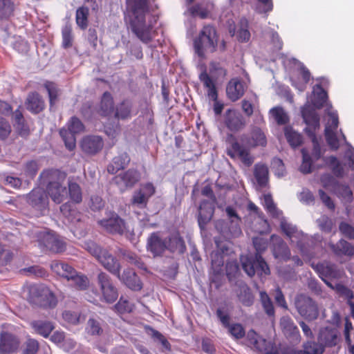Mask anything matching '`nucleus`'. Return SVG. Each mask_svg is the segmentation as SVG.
Returning <instances> with one entry per match:
<instances>
[{"instance_id":"f704fd0d","label":"nucleus","mask_w":354,"mask_h":354,"mask_svg":"<svg viewBox=\"0 0 354 354\" xmlns=\"http://www.w3.org/2000/svg\"><path fill=\"white\" fill-rule=\"evenodd\" d=\"M328 100L327 92L323 88L321 84H315L313 88L312 104L317 109L324 107Z\"/></svg>"},{"instance_id":"58836bf2","label":"nucleus","mask_w":354,"mask_h":354,"mask_svg":"<svg viewBox=\"0 0 354 354\" xmlns=\"http://www.w3.org/2000/svg\"><path fill=\"white\" fill-rule=\"evenodd\" d=\"M323 160L326 165H327L333 174L337 178H342L344 176V167L338 159L334 156H330L328 157H324Z\"/></svg>"},{"instance_id":"774afa93","label":"nucleus","mask_w":354,"mask_h":354,"mask_svg":"<svg viewBox=\"0 0 354 354\" xmlns=\"http://www.w3.org/2000/svg\"><path fill=\"white\" fill-rule=\"evenodd\" d=\"M339 231L341 233L349 239L354 240V227L351 225L342 222L339 226Z\"/></svg>"},{"instance_id":"7ed1b4c3","label":"nucleus","mask_w":354,"mask_h":354,"mask_svg":"<svg viewBox=\"0 0 354 354\" xmlns=\"http://www.w3.org/2000/svg\"><path fill=\"white\" fill-rule=\"evenodd\" d=\"M66 176V172L57 169H46L40 174V178L46 183L48 197L56 204H61L67 198L68 191L64 185Z\"/></svg>"},{"instance_id":"cd10ccee","label":"nucleus","mask_w":354,"mask_h":354,"mask_svg":"<svg viewBox=\"0 0 354 354\" xmlns=\"http://www.w3.org/2000/svg\"><path fill=\"white\" fill-rule=\"evenodd\" d=\"M25 104L26 109L34 114L41 112L45 108V102L37 92L29 93Z\"/></svg>"},{"instance_id":"c9c22d12","label":"nucleus","mask_w":354,"mask_h":354,"mask_svg":"<svg viewBox=\"0 0 354 354\" xmlns=\"http://www.w3.org/2000/svg\"><path fill=\"white\" fill-rule=\"evenodd\" d=\"M316 270L319 274V277L324 281V282L328 285L330 286V284L327 282L324 277L328 278H335L337 276V273L335 269V266L329 263H318L316 266Z\"/></svg>"},{"instance_id":"c756f323","label":"nucleus","mask_w":354,"mask_h":354,"mask_svg":"<svg viewBox=\"0 0 354 354\" xmlns=\"http://www.w3.org/2000/svg\"><path fill=\"white\" fill-rule=\"evenodd\" d=\"M199 80L203 83L204 88L207 91V97L212 100H216L218 98L216 81L210 77L206 71L200 73Z\"/></svg>"},{"instance_id":"13d9d810","label":"nucleus","mask_w":354,"mask_h":354,"mask_svg":"<svg viewBox=\"0 0 354 354\" xmlns=\"http://www.w3.org/2000/svg\"><path fill=\"white\" fill-rule=\"evenodd\" d=\"M280 326L282 332H298L297 326L288 316H284L281 318Z\"/></svg>"},{"instance_id":"864d4df0","label":"nucleus","mask_w":354,"mask_h":354,"mask_svg":"<svg viewBox=\"0 0 354 354\" xmlns=\"http://www.w3.org/2000/svg\"><path fill=\"white\" fill-rule=\"evenodd\" d=\"M226 275L230 281H232L239 274L240 270L236 260L227 261L226 263Z\"/></svg>"},{"instance_id":"e2e57ef3","label":"nucleus","mask_w":354,"mask_h":354,"mask_svg":"<svg viewBox=\"0 0 354 354\" xmlns=\"http://www.w3.org/2000/svg\"><path fill=\"white\" fill-rule=\"evenodd\" d=\"M243 293L239 295V300L246 306H250L253 303V296L246 284L242 286Z\"/></svg>"},{"instance_id":"393cba45","label":"nucleus","mask_w":354,"mask_h":354,"mask_svg":"<svg viewBox=\"0 0 354 354\" xmlns=\"http://www.w3.org/2000/svg\"><path fill=\"white\" fill-rule=\"evenodd\" d=\"M114 100L113 95L109 91H105L101 96L97 113L102 117L107 118L114 112Z\"/></svg>"},{"instance_id":"a878e982","label":"nucleus","mask_w":354,"mask_h":354,"mask_svg":"<svg viewBox=\"0 0 354 354\" xmlns=\"http://www.w3.org/2000/svg\"><path fill=\"white\" fill-rule=\"evenodd\" d=\"M165 239H162L158 233L153 232L147 239V250L154 257L162 256L167 250Z\"/></svg>"},{"instance_id":"f8f14e48","label":"nucleus","mask_w":354,"mask_h":354,"mask_svg":"<svg viewBox=\"0 0 354 354\" xmlns=\"http://www.w3.org/2000/svg\"><path fill=\"white\" fill-rule=\"evenodd\" d=\"M97 283L101 293L100 300L107 304L114 303L118 297V290L110 276L100 272L97 277Z\"/></svg>"},{"instance_id":"3c124183","label":"nucleus","mask_w":354,"mask_h":354,"mask_svg":"<svg viewBox=\"0 0 354 354\" xmlns=\"http://www.w3.org/2000/svg\"><path fill=\"white\" fill-rule=\"evenodd\" d=\"M260 300L266 313L271 317L274 315V308L269 295L265 292H260Z\"/></svg>"},{"instance_id":"37998d69","label":"nucleus","mask_w":354,"mask_h":354,"mask_svg":"<svg viewBox=\"0 0 354 354\" xmlns=\"http://www.w3.org/2000/svg\"><path fill=\"white\" fill-rule=\"evenodd\" d=\"M285 136L289 145L293 148H296L302 144L303 139L301 135L295 131L290 127L285 129Z\"/></svg>"},{"instance_id":"bb28decb","label":"nucleus","mask_w":354,"mask_h":354,"mask_svg":"<svg viewBox=\"0 0 354 354\" xmlns=\"http://www.w3.org/2000/svg\"><path fill=\"white\" fill-rule=\"evenodd\" d=\"M133 101L130 98H124L119 102L114 109V118L117 120H125L132 117Z\"/></svg>"},{"instance_id":"a19ab883","label":"nucleus","mask_w":354,"mask_h":354,"mask_svg":"<svg viewBox=\"0 0 354 354\" xmlns=\"http://www.w3.org/2000/svg\"><path fill=\"white\" fill-rule=\"evenodd\" d=\"M89 9L86 6H81L76 10L75 21L77 26L82 30H85L88 24Z\"/></svg>"},{"instance_id":"680f3d73","label":"nucleus","mask_w":354,"mask_h":354,"mask_svg":"<svg viewBox=\"0 0 354 354\" xmlns=\"http://www.w3.org/2000/svg\"><path fill=\"white\" fill-rule=\"evenodd\" d=\"M253 245L256 250L255 254H261L266 250L268 245V240L262 237H254L252 239Z\"/></svg>"},{"instance_id":"1a4fd4ad","label":"nucleus","mask_w":354,"mask_h":354,"mask_svg":"<svg viewBox=\"0 0 354 354\" xmlns=\"http://www.w3.org/2000/svg\"><path fill=\"white\" fill-rule=\"evenodd\" d=\"M295 306L297 313L305 319L313 321L317 319L319 310L317 303L306 294H298L295 298Z\"/></svg>"},{"instance_id":"de8ad7c7","label":"nucleus","mask_w":354,"mask_h":354,"mask_svg":"<svg viewBox=\"0 0 354 354\" xmlns=\"http://www.w3.org/2000/svg\"><path fill=\"white\" fill-rule=\"evenodd\" d=\"M302 154V162L300 166V171L304 174H310L312 172V165L314 162L306 149L301 150Z\"/></svg>"},{"instance_id":"7c9ffc66","label":"nucleus","mask_w":354,"mask_h":354,"mask_svg":"<svg viewBox=\"0 0 354 354\" xmlns=\"http://www.w3.org/2000/svg\"><path fill=\"white\" fill-rule=\"evenodd\" d=\"M130 157L127 152H122L115 156L111 162L107 166V171L111 174H115L118 171L124 169L130 162Z\"/></svg>"},{"instance_id":"f03ea898","label":"nucleus","mask_w":354,"mask_h":354,"mask_svg":"<svg viewBox=\"0 0 354 354\" xmlns=\"http://www.w3.org/2000/svg\"><path fill=\"white\" fill-rule=\"evenodd\" d=\"M126 22L131 31L144 44L153 39L156 24L150 12L149 0H127Z\"/></svg>"},{"instance_id":"bf43d9fd","label":"nucleus","mask_w":354,"mask_h":354,"mask_svg":"<svg viewBox=\"0 0 354 354\" xmlns=\"http://www.w3.org/2000/svg\"><path fill=\"white\" fill-rule=\"evenodd\" d=\"M39 345L37 340L28 339L24 344L21 354H37Z\"/></svg>"},{"instance_id":"f257e3e1","label":"nucleus","mask_w":354,"mask_h":354,"mask_svg":"<svg viewBox=\"0 0 354 354\" xmlns=\"http://www.w3.org/2000/svg\"><path fill=\"white\" fill-rule=\"evenodd\" d=\"M230 334L235 339H242L246 346L265 354H322L326 346L332 347L337 343V333H319L318 342L308 341L303 350L296 351L290 346L277 344L259 333Z\"/></svg>"},{"instance_id":"052dcab7","label":"nucleus","mask_w":354,"mask_h":354,"mask_svg":"<svg viewBox=\"0 0 354 354\" xmlns=\"http://www.w3.org/2000/svg\"><path fill=\"white\" fill-rule=\"evenodd\" d=\"M80 113L84 119L91 120L94 113L93 102L88 101L83 103L80 109Z\"/></svg>"},{"instance_id":"79ce46f5","label":"nucleus","mask_w":354,"mask_h":354,"mask_svg":"<svg viewBox=\"0 0 354 354\" xmlns=\"http://www.w3.org/2000/svg\"><path fill=\"white\" fill-rule=\"evenodd\" d=\"M44 87L48 94L50 107L52 108L58 101L60 90L54 82L49 81L44 83Z\"/></svg>"},{"instance_id":"a18cd8bd","label":"nucleus","mask_w":354,"mask_h":354,"mask_svg":"<svg viewBox=\"0 0 354 354\" xmlns=\"http://www.w3.org/2000/svg\"><path fill=\"white\" fill-rule=\"evenodd\" d=\"M240 28L237 32V39L241 42H247L250 40V32L248 30L249 22L246 18H241L239 21Z\"/></svg>"},{"instance_id":"6ab92c4d","label":"nucleus","mask_w":354,"mask_h":354,"mask_svg":"<svg viewBox=\"0 0 354 354\" xmlns=\"http://www.w3.org/2000/svg\"><path fill=\"white\" fill-rule=\"evenodd\" d=\"M224 124L230 131L238 132L245 127V120L237 111L229 109L225 113Z\"/></svg>"},{"instance_id":"0e129e2a","label":"nucleus","mask_w":354,"mask_h":354,"mask_svg":"<svg viewBox=\"0 0 354 354\" xmlns=\"http://www.w3.org/2000/svg\"><path fill=\"white\" fill-rule=\"evenodd\" d=\"M328 119L325 126V129L337 131L339 124V118L337 112H328Z\"/></svg>"},{"instance_id":"ea45409f","label":"nucleus","mask_w":354,"mask_h":354,"mask_svg":"<svg viewBox=\"0 0 354 354\" xmlns=\"http://www.w3.org/2000/svg\"><path fill=\"white\" fill-rule=\"evenodd\" d=\"M68 187L67 191L71 201L75 204L80 203L82 201V192L79 184L73 180H69Z\"/></svg>"},{"instance_id":"4468645a","label":"nucleus","mask_w":354,"mask_h":354,"mask_svg":"<svg viewBox=\"0 0 354 354\" xmlns=\"http://www.w3.org/2000/svg\"><path fill=\"white\" fill-rule=\"evenodd\" d=\"M97 223L110 234L122 235L128 231L124 220L115 212H112L108 218L98 221Z\"/></svg>"},{"instance_id":"b1692460","label":"nucleus","mask_w":354,"mask_h":354,"mask_svg":"<svg viewBox=\"0 0 354 354\" xmlns=\"http://www.w3.org/2000/svg\"><path fill=\"white\" fill-rule=\"evenodd\" d=\"M245 91V84L239 77L231 79L226 86L227 96L232 102L239 100L244 95Z\"/></svg>"},{"instance_id":"09e8293b","label":"nucleus","mask_w":354,"mask_h":354,"mask_svg":"<svg viewBox=\"0 0 354 354\" xmlns=\"http://www.w3.org/2000/svg\"><path fill=\"white\" fill-rule=\"evenodd\" d=\"M151 339L161 351H171V344L162 333H151Z\"/></svg>"},{"instance_id":"aec40b11","label":"nucleus","mask_w":354,"mask_h":354,"mask_svg":"<svg viewBox=\"0 0 354 354\" xmlns=\"http://www.w3.org/2000/svg\"><path fill=\"white\" fill-rule=\"evenodd\" d=\"M21 344L19 338L15 333H0V353H16Z\"/></svg>"},{"instance_id":"8fccbe9b","label":"nucleus","mask_w":354,"mask_h":354,"mask_svg":"<svg viewBox=\"0 0 354 354\" xmlns=\"http://www.w3.org/2000/svg\"><path fill=\"white\" fill-rule=\"evenodd\" d=\"M76 289L79 290H84L87 289L89 285V280L88 277L83 274H80L77 271L75 272V274L73 275V277L71 279Z\"/></svg>"},{"instance_id":"72a5a7b5","label":"nucleus","mask_w":354,"mask_h":354,"mask_svg":"<svg viewBox=\"0 0 354 354\" xmlns=\"http://www.w3.org/2000/svg\"><path fill=\"white\" fill-rule=\"evenodd\" d=\"M246 144L252 148L264 147L267 145V138L264 132L259 127L252 128L250 137L246 140Z\"/></svg>"},{"instance_id":"9d476101","label":"nucleus","mask_w":354,"mask_h":354,"mask_svg":"<svg viewBox=\"0 0 354 354\" xmlns=\"http://www.w3.org/2000/svg\"><path fill=\"white\" fill-rule=\"evenodd\" d=\"M240 261L243 270L250 277L256 273L259 276L270 274V268L261 254H254V257L241 256Z\"/></svg>"},{"instance_id":"ddd939ff","label":"nucleus","mask_w":354,"mask_h":354,"mask_svg":"<svg viewBox=\"0 0 354 354\" xmlns=\"http://www.w3.org/2000/svg\"><path fill=\"white\" fill-rule=\"evenodd\" d=\"M37 237L39 244L50 252L60 253L66 249L65 242L53 233L41 231L38 233Z\"/></svg>"},{"instance_id":"4c0bfd02","label":"nucleus","mask_w":354,"mask_h":354,"mask_svg":"<svg viewBox=\"0 0 354 354\" xmlns=\"http://www.w3.org/2000/svg\"><path fill=\"white\" fill-rule=\"evenodd\" d=\"M331 248L337 256L345 255L352 257L354 255L353 245L344 239H340L336 244H333Z\"/></svg>"},{"instance_id":"2f4dec72","label":"nucleus","mask_w":354,"mask_h":354,"mask_svg":"<svg viewBox=\"0 0 354 354\" xmlns=\"http://www.w3.org/2000/svg\"><path fill=\"white\" fill-rule=\"evenodd\" d=\"M50 268L57 275L70 281L73 274H75V269L69 264L60 261H53L50 264Z\"/></svg>"},{"instance_id":"6e6d98bb","label":"nucleus","mask_w":354,"mask_h":354,"mask_svg":"<svg viewBox=\"0 0 354 354\" xmlns=\"http://www.w3.org/2000/svg\"><path fill=\"white\" fill-rule=\"evenodd\" d=\"M62 47L65 49L69 48L73 46V37L72 35V28L71 25H66L62 30Z\"/></svg>"},{"instance_id":"a211bd4d","label":"nucleus","mask_w":354,"mask_h":354,"mask_svg":"<svg viewBox=\"0 0 354 354\" xmlns=\"http://www.w3.org/2000/svg\"><path fill=\"white\" fill-rule=\"evenodd\" d=\"M155 187L151 183H145L133 193L131 203L139 207H145L149 198L155 194Z\"/></svg>"},{"instance_id":"338daca9","label":"nucleus","mask_w":354,"mask_h":354,"mask_svg":"<svg viewBox=\"0 0 354 354\" xmlns=\"http://www.w3.org/2000/svg\"><path fill=\"white\" fill-rule=\"evenodd\" d=\"M11 133L10 122L4 118L0 116V139L5 140Z\"/></svg>"},{"instance_id":"6e6552de","label":"nucleus","mask_w":354,"mask_h":354,"mask_svg":"<svg viewBox=\"0 0 354 354\" xmlns=\"http://www.w3.org/2000/svg\"><path fill=\"white\" fill-rule=\"evenodd\" d=\"M85 131V125L77 116H72L66 126L59 130V135L64 142L66 149L73 151L76 147V135Z\"/></svg>"},{"instance_id":"20e7f679","label":"nucleus","mask_w":354,"mask_h":354,"mask_svg":"<svg viewBox=\"0 0 354 354\" xmlns=\"http://www.w3.org/2000/svg\"><path fill=\"white\" fill-rule=\"evenodd\" d=\"M301 115L306 124L305 133L311 140L313 145L311 158L313 161H317L322 158L321 147L316 136V131L320 127V118L316 111L310 106L306 105L301 109Z\"/></svg>"},{"instance_id":"f3484780","label":"nucleus","mask_w":354,"mask_h":354,"mask_svg":"<svg viewBox=\"0 0 354 354\" xmlns=\"http://www.w3.org/2000/svg\"><path fill=\"white\" fill-rule=\"evenodd\" d=\"M26 201L34 209L39 212L47 209L49 204L46 192L41 187L35 188L28 194Z\"/></svg>"},{"instance_id":"39448f33","label":"nucleus","mask_w":354,"mask_h":354,"mask_svg":"<svg viewBox=\"0 0 354 354\" xmlns=\"http://www.w3.org/2000/svg\"><path fill=\"white\" fill-rule=\"evenodd\" d=\"M218 35L216 28L211 24L203 26L198 36L194 39L195 53L203 58L205 53H214L218 46Z\"/></svg>"},{"instance_id":"49530a36","label":"nucleus","mask_w":354,"mask_h":354,"mask_svg":"<svg viewBox=\"0 0 354 354\" xmlns=\"http://www.w3.org/2000/svg\"><path fill=\"white\" fill-rule=\"evenodd\" d=\"M30 325L36 332H52L55 329L54 324L48 320L33 321Z\"/></svg>"},{"instance_id":"dca6fc26","label":"nucleus","mask_w":354,"mask_h":354,"mask_svg":"<svg viewBox=\"0 0 354 354\" xmlns=\"http://www.w3.org/2000/svg\"><path fill=\"white\" fill-rule=\"evenodd\" d=\"M83 153L88 156H94L103 149L104 140L100 136L88 135L84 136L80 143Z\"/></svg>"},{"instance_id":"c85d7f7f","label":"nucleus","mask_w":354,"mask_h":354,"mask_svg":"<svg viewBox=\"0 0 354 354\" xmlns=\"http://www.w3.org/2000/svg\"><path fill=\"white\" fill-rule=\"evenodd\" d=\"M273 241V254L276 258H282L286 260L289 259L290 257V251L284 242V241L279 236L272 234L270 236Z\"/></svg>"},{"instance_id":"4be33fe9","label":"nucleus","mask_w":354,"mask_h":354,"mask_svg":"<svg viewBox=\"0 0 354 354\" xmlns=\"http://www.w3.org/2000/svg\"><path fill=\"white\" fill-rule=\"evenodd\" d=\"M116 277L122 283L132 290L139 291L142 288V283L140 277L131 268L124 269L122 274L120 272L119 276Z\"/></svg>"},{"instance_id":"603ef678","label":"nucleus","mask_w":354,"mask_h":354,"mask_svg":"<svg viewBox=\"0 0 354 354\" xmlns=\"http://www.w3.org/2000/svg\"><path fill=\"white\" fill-rule=\"evenodd\" d=\"M270 114L279 125L286 124L289 122V118L281 107H274L270 110Z\"/></svg>"},{"instance_id":"69168bd1","label":"nucleus","mask_w":354,"mask_h":354,"mask_svg":"<svg viewBox=\"0 0 354 354\" xmlns=\"http://www.w3.org/2000/svg\"><path fill=\"white\" fill-rule=\"evenodd\" d=\"M13 10L11 0H0V18L9 16Z\"/></svg>"},{"instance_id":"4d7b16f0","label":"nucleus","mask_w":354,"mask_h":354,"mask_svg":"<svg viewBox=\"0 0 354 354\" xmlns=\"http://www.w3.org/2000/svg\"><path fill=\"white\" fill-rule=\"evenodd\" d=\"M81 313L71 310H66L62 313L64 321L71 325H77L80 322Z\"/></svg>"},{"instance_id":"423d86ee","label":"nucleus","mask_w":354,"mask_h":354,"mask_svg":"<svg viewBox=\"0 0 354 354\" xmlns=\"http://www.w3.org/2000/svg\"><path fill=\"white\" fill-rule=\"evenodd\" d=\"M84 248L106 270L115 276H119L121 266L116 257L91 241L86 242Z\"/></svg>"},{"instance_id":"e433bc0d","label":"nucleus","mask_w":354,"mask_h":354,"mask_svg":"<svg viewBox=\"0 0 354 354\" xmlns=\"http://www.w3.org/2000/svg\"><path fill=\"white\" fill-rule=\"evenodd\" d=\"M268 168L266 165L257 163L254 165V176L261 187H265L268 185Z\"/></svg>"},{"instance_id":"5701e85b","label":"nucleus","mask_w":354,"mask_h":354,"mask_svg":"<svg viewBox=\"0 0 354 354\" xmlns=\"http://www.w3.org/2000/svg\"><path fill=\"white\" fill-rule=\"evenodd\" d=\"M216 244V250L213 251L211 256L212 266L213 268L218 271L224 265L225 259L224 257L228 255L230 248L227 244L223 242L215 241Z\"/></svg>"},{"instance_id":"9b49d317","label":"nucleus","mask_w":354,"mask_h":354,"mask_svg":"<svg viewBox=\"0 0 354 354\" xmlns=\"http://www.w3.org/2000/svg\"><path fill=\"white\" fill-rule=\"evenodd\" d=\"M228 144L227 154L232 159H239L246 167L251 166L254 158L251 156L249 149L241 145L233 134H228L226 138Z\"/></svg>"},{"instance_id":"0eeeda50","label":"nucleus","mask_w":354,"mask_h":354,"mask_svg":"<svg viewBox=\"0 0 354 354\" xmlns=\"http://www.w3.org/2000/svg\"><path fill=\"white\" fill-rule=\"evenodd\" d=\"M28 289V300L45 308L56 306L57 299L54 293L46 286L41 284L30 285Z\"/></svg>"},{"instance_id":"2eb2a0df","label":"nucleus","mask_w":354,"mask_h":354,"mask_svg":"<svg viewBox=\"0 0 354 354\" xmlns=\"http://www.w3.org/2000/svg\"><path fill=\"white\" fill-rule=\"evenodd\" d=\"M139 172L133 169H129L124 172L114 176L112 182L117 185L121 192L132 188L139 180Z\"/></svg>"},{"instance_id":"473e14b6","label":"nucleus","mask_w":354,"mask_h":354,"mask_svg":"<svg viewBox=\"0 0 354 354\" xmlns=\"http://www.w3.org/2000/svg\"><path fill=\"white\" fill-rule=\"evenodd\" d=\"M167 250L171 252L183 253L186 246L183 239L178 234H173L165 239Z\"/></svg>"},{"instance_id":"5fc2aeb1","label":"nucleus","mask_w":354,"mask_h":354,"mask_svg":"<svg viewBox=\"0 0 354 354\" xmlns=\"http://www.w3.org/2000/svg\"><path fill=\"white\" fill-rule=\"evenodd\" d=\"M324 136L328 145L332 150L336 151L339 148L340 144L336 131L324 129Z\"/></svg>"},{"instance_id":"412c9836","label":"nucleus","mask_w":354,"mask_h":354,"mask_svg":"<svg viewBox=\"0 0 354 354\" xmlns=\"http://www.w3.org/2000/svg\"><path fill=\"white\" fill-rule=\"evenodd\" d=\"M216 202L208 200H203L201 202L198 216V223L201 229H204L212 220L214 214Z\"/></svg>"},{"instance_id":"c03bdc74","label":"nucleus","mask_w":354,"mask_h":354,"mask_svg":"<svg viewBox=\"0 0 354 354\" xmlns=\"http://www.w3.org/2000/svg\"><path fill=\"white\" fill-rule=\"evenodd\" d=\"M113 308L116 313L123 315L131 313L133 310L134 305L127 298L122 296Z\"/></svg>"}]
</instances>
